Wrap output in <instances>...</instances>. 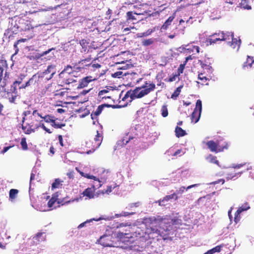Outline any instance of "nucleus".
Returning <instances> with one entry per match:
<instances>
[{"label": "nucleus", "instance_id": "nucleus-1", "mask_svg": "<svg viewBox=\"0 0 254 254\" xmlns=\"http://www.w3.org/2000/svg\"><path fill=\"white\" fill-rule=\"evenodd\" d=\"M155 88L156 85L154 83L151 82L150 81H146L142 86L136 87L133 90L127 91L122 100L124 101L129 98L128 102H131V101L134 99L142 98L144 96L149 94Z\"/></svg>", "mask_w": 254, "mask_h": 254}, {"label": "nucleus", "instance_id": "nucleus-2", "mask_svg": "<svg viewBox=\"0 0 254 254\" xmlns=\"http://www.w3.org/2000/svg\"><path fill=\"white\" fill-rule=\"evenodd\" d=\"M40 127L49 133H52V131L47 128L43 123V121H39L33 116H29L26 119L25 121L23 123L22 128L24 133L30 134L31 133L35 132L36 130Z\"/></svg>", "mask_w": 254, "mask_h": 254}, {"label": "nucleus", "instance_id": "nucleus-3", "mask_svg": "<svg viewBox=\"0 0 254 254\" xmlns=\"http://www.w3.org/2000/svg\"><path fill=\"white\" fill-rule=\"evenodd\" d=\"M230 36H233V33H225L223 31H219L218 33H214L209 35L208 38L206 39L207 45H211L216 43L218 41H225L230 39Z\"/></svg>", "mask_w": 254, "mask_h": 254}, {"label": "nucleus", "instance_id": "nucleus-4", "mask_svg": "<svg viewBox=\"0 0 254 254\" xmlns=\"http://www.w3.org/2000/svg\"><path fill=\"white\" fill-rule=\"evenodd\" d=\"M55 72L56 66L54 65H50L47 66V69L44 71L37 73L36 74L39 75L41 79L46 82L52 78Z\"/></svg>", "mask_w": 254, "mask_h": 254}, {"label": "nucleus", "instance_id": "nucleus-5", "mask_svg": "<svg viewBox=\"0 0 254 254\" xmlns=\"http://www.w3.org/2000/svg\"><path fill=\"white\" fill-rule=\"evenodd\" d=\"M208 149L211 152L218 153L224 151L225 149H228L227 142H225L224 145H220L219 142H215L214 140H209L206 143Z\"/></svg>", "mask_w": 254, "mask_h": 254}, {"label": "nucleus", "instance_id": "nucleus-6", "mask_svg": "<svg viewBox=\"0 0 254 254\" xmlns=\"http://www.w3.org/2000/svg\"><path fill=\"white\" fill-rule=\"evenodd\" d=\"M202 111V104L200 100L198 99L196 102L195 107L191 115V122L194 124L197 123L201 116Z\"/></svg>", "mask_w": 254, "mask_h": 254}, {"label": "nucleus", "instance_id": "nucleus-7", "mask_svg": "<svg viewBox=\"0 0 254 254\" xmlns=\"http://www.w3.org/2000/svg\"><path fill=\"white\" fill-rule=\"evenodd\" d=\"M102 134L98 132L97 131V135H96L94 139V145L92 146L91 150H89L86 151V154H89L95 151L98 148L99 146L101 145L102 140Z\"/></svg>", "mask_w": 254, "mask_h": 254}, {"label": "nucleus", "instance_id": "nucleus-8", "mask_svg": "<svg viewBox=\"0 0 254 254\" xmlns=\"http://www.w3.org/2000/svg\"><path fill=\"white\" fill-rule=\"evenodd\" d=\"M72 71V68L70 65H67L64 68L63 71L59 74L60 78L62 80V82H63L64 78H71L74 76V75L73 74V72Z\"/></svg>", "mask_w": 254, "mask_h": 254}, {"label": "nucleus", "instance_id": "nucleus-9", "mask_svg": "<svg viewBox=\"0 0 254 254\" xmlns=\"http://www.w3.org/2000/svg\"><path fill=\"white\" fill-rule=\"evenodd\" d=\"M143 14H144L143 12H133L132 11H128L127 13V21L125 22V25H126L127 24V23L128 22V21H129V20L132 21L133 24L137 23L140 19L137 18L136 17V16L140 15H143Z\"/></svg>", "mask_w": 254, "mask_h": 254}, {"label": "nucleus", "instance_id": "nucleus-10", "mask_svg": "<svg viewBox=\"0 0 254 254\" xmlns=\"http://www.w3.org/2000/svg\"><path fill=\"white\" fill-rule=\"evenodd\" d=\"M44 82H46V81L41 79L39 75L35 74L34 75H33L31 78H30L28 81L26 82V85L28 84L29 86H38L40 83Z\"/></svg>", "mask_w": 254, "mask_h": 254}, {"label": "nucleus", "instance_id": "nucleus-11", "mask_svg": "<svg viewBox=\"0 0 254 254\" xmlns=\"http://www.w3.org/2000/svg\"><path fill=\"white\" fill-rule=\"evenodd\" d=\"M44 232L37 233L35 236L33 237L32 242H31V245H37L39 243L43 242L46 240V235Z\"/></svg>", "mask_w": 254, "mask_h": 254}, {"label": "nucleus", "instance_id": "nucleus-12", "mask_svg": "<svg viewBox=\"0 0 254 254\" xmlns=\"http://www.w3.org/2000/svg\"><path fill=\"white\" fill-rule=\"evenodd\" d=\"M95 80V78H93L91 76H88L82 78L80 79L77 86L78 89H82L88 85L89 83Z\"/></svg>", "mask_w": 254, "mask_h": 254}, {"label": "nucleus", "instance_id": "nucleus-13", "mask_svg": "<svg viewBox=\"0 0 254 254\" xmlns=\"http://www.w3.org/2000/svg\"><path fill=\"white\" fill-rule=\"evenodd\" d=\"M25 77H26L25 74H20L17 80H15V81L13 82V84H11L10 88V91L16 93V90H17V85H20L21 83H22L23 80Z\"/></svg>", "mask_w": 254, "mask_h": 254}, {"label": "nucleus", "instance_id": "nucleus-14", "mask_svg": "<svg viewBox=\"0 0 254 254\" xmlns=\"http://www.w3.org/2000/svg\"><path fill=\"white\" fill-rule=\"evenodd\" d=\"M111 107V105L110 104H104L100 105L98 107L97 109H96L95 111L92 112L91 115V118L92 119L97 118L98 115L101 114L102 111L104 110V108H110Z\"/></svg>", "mask_w": 254, "mask_h": 254}, {"label": "nucleus", "instance_id": "nucleus-15", "mask_svg": "<svg viewBox=\"0 0 254 254\" xmlns=\"http://www.w3.org/2000/svg\"><path fill=\"white\" fill-rule=\"evenodd\" d=\"M98 243L105 247H113V245L110 243V237L108 236L104 235L101 236L100 238L98 240Z\"/></svg>", "mask_w": 254, "mask_h": 254}, {"label": "nucleus", "instance_id": "nucleus-16", "mask_svg": "<svg viewBox=\"0 0 254 254\" xmlns=\"http://www.w3.org/2000/svg\"><path fill=\"white\" fill-rule=\"evenodd\" d=\"M230 39H231V42H229V45L232 49H236L238 50L241 43V39L235 38L234 36H230Z\"/></svg>", "mask_w": 254, "mask_h": 254}, {"label": "nucleus", "instance_id": "nucleus-17", "mask_svg": "<svg viewBox=\"0 0 254 254\" xmlns=\"http://www.w3.org/2000/svg\"><path fill=\"white\" fill-rule=\"evenodd\" d=\"M95 187L93 185L91 188H88L86 189L82 194L83 195V196H85L88 198L91 199L94 198L95 196L96 195L95 194Z\"/></svg>", "mask_w": 254, "mask_h": 254}, {"label": "nucleus", "instance_id": "nucleus-18", "mask_svg": "<svg viewBox=\"0 0 254 254\" xmlns=\"http://www.w3.org/2000/svg\"><path fill=\"white\" fill-rule=\"evenodd\" d=\"M117 237L121 241L125 242L127 241L126 239H130L131 237V235L130 233L118 232L117 234Z\"/></svg>", "mask_w": 254, "mask_h": 254}, {"label": "nucleus", "instance_id": "nucleus-19", "mask_svg": "<svg viewBox=\"0 0 254 254\" xmlns=\"http://www.w3.org/2000/svg\"><path fill=\"white\" fill-rule=\"evenodd\" d=\"M8 78V74L7 71H5L3 79H2V78H0V92L7 91L5 90V86H6V82H5V80H6Z\"/></svg>", "mask_w": 254, "mask_h": 254}, {"label": "nucleus", "instance_id": "nucleus-20", "mask_svg": "<svg viewBox=\"0 0 254 254\" xmlns=\"http://www.w3.org/2000/svg\"><path fill=\"white\" fill-rule=\"evenodd\" d=\"M109 92L108 88L99 91L98 97L101 99H111V96L108 94Z\"/></svg>", "mask_w": 254, "mask_h": 254}, {"label": "nucleus", "instance_id": "nucleus-21", "mask_svg": "<svg viewBox=\"0 0 254 254\" xmlns=\"http://www.w3.org/2000/svg\"><path fill=\"white\" fill-rule=\"evenodd\" d=\"M42 119L47 123H49L51 126L55 124L57 120V118L55 116L50 115H47L43 116Z\"/></svg>", "mask_w": 254, "mask_h": 254}, {"label": "nucleus", "instance_id": "nucleus-22", "mask_svg": "<svg viewBox=\"0 0 254 254\" xmlns=\"http://www.w3.org/2000/svg\"><path fill=\"white\" fill-rule=\"evenodd\" d=\"M6 92L7 98L8 100H9L10 103H14L15 100L16 99L17 97V91H16V93H14L10 91V89L8 90Z\"/></svg>", "mask_w": 254, "mask_h": 254}, {"label": "nucleus", "instance_id": "nucleus-23", "mask_svg": "<svg viewBox=\"0 0 254 254\" xmlns=\"http://www.w3.org/2000/svg\"><path fill=\"white\" fill-rule=\"evenodd\" d=\"M7 68V62L4 60H0V78H2L3 71Z\"/></svg>", "mask_w": 254, "mask_h": 254}, {"label": "nucleus", "instance_id": "nucleus-24", "mask_svg": "<svg viewBox=\"0 0 254 254\" xmlns=\"http://www.w3.org/2000/svg\"><path fill=\"white\" fill-rule=\"evenodd\" d=\"M174 16H171L169 17L168 19H167L165 23L162 25V27H161V30H166L167 29L169 28V25H171V23L174 20Z\"/></svg>", "mask_w": 254, "mask_h": 254}, {"label": "nucleus", "instance_id": "nucleus-25", "mask_svg": "<svg viewBox=\"0 0 254 254\" xmlns=\"http://www.w3.org/2000/svg\"><path fill=\"white\" fill-rule=\"evenodd\" d=\"M127 75H130L131 76H135V75H136V74H135V73L129 74L127 72H123V71H116L114 74H112V77L121 78L124 76H127Z\"/></svg>", "mask_w": 254, "mask_h": 254}, {"label": "nucleus", "instance_id": "nucleus-26", "mask_svg": "<svg viewBox=\"0 0 254 254\" xmlns=\"http://www.w3.org/2000/svg\"><path fill=\"white\" fill-rule=\"evenodd\" d=\"M206 160L208 162L210 163H213L217 165L218 166H220L219 164V162L217 159V157L212 155V154H209V155L206 157Z\"/></svg>", "mask_w": 254, "mask_h": 254}, {"label": "nucleus", "instance_id": "nucleus-27", "mask_svg": "<svg viewBox=\"0 0 254 254\" xmlns=\"http://www.w3.org/2000/svg\"><path fill=\"white\" fill-rule=\"evenodd\" d=\"M175 133L176 136L178 138L186 135V131L178 126H176V127Z\"/></svg>", "mask_w": 254, "mask_h": 254}, {"label": "nucleus", "instance_id": "nucleus-28", "mask_svg": "<svg viewBox=\"0 0 254 254\" xmlns=\"http://www.w3.org/2000/svg\"><path fill=\"white\" fill-rule=\"evenodd\" d=\"M198 80H201V85H208V83L207 82V81L209 80L208 78L206 77L205 75H204V73H199L198 74Z\"/></svg>", "mask_w": 254, "mask_h": 254}, {"label": "nucleus", "instance_id": "nucleus-29", "mask_svg": "<svg viewBox=\"0 0 254 254\" xmlns=\"http://www.w3.org/2000/svg\"><path fill=\"white\" fill-rule=\"evenodd\" d=\"M63 181L60 180V179H56L52 185V190H54L56 189L62 188Z\"/></svg>", "mask_w": 254, "mask_h": 254}, {"label": "nucleus", "instance_id": "nucleus-30", "mask_svg": "<svg viewBox=\"0 0 254 254\" xmlns=\"http://www.w3.org/2000/svg\"><path fill=\"white\" fill-rule=\"evenodd\" d=\"M254 58L248 56L247 57V61L245 62L243 64V68L248 66L251 67L252 65L254 64Z\"/></svg>", "mask_w": 254, "mask_h": 254}, {"label": "nucleus", "instance_id": "nucleus-31", "mask_svg": "<svg viewBox=\"0 0 254 254\" xmlns=\"http://www.w3.org/2000/svg\"><path fill=\"white\" fill-rule=\"evenodd\" d=\"M18 193V190L16 189H11L9 191V199L11 201L16 198L17 194Z\"/></svg>", "mask_w": 254, "mask_h": 254}, {"label": "nucleus", "instance_id": "nucleus-32", "mask_svg": "<svg viewBox=\"0 0 254 254\" xmlns=\"http://www.w3.org/2000/svg\"><path fill=\"white\" fill-rule=\"evenodd\" d=\"M183 87L182 85H180L179 87L177 88L175 91L173 93L171 98L173 100H176L177 98L179 97V95L181 92V90H182Z\"/></svg>", "mask_w": 254, "mask_h": 254}, {"label": "nucleus", "instance_id": "nucleus-33", "mask_svg": "<svg viewBox=\"0 0 254 254\" xmlns=\"http://www.w3.org/2000/svg\"><path fill=\"white\" fill-rule=\"evenodd\" d=\"M198 186V184H193L190 186H189V187L186 188L185 187H182L179 188V190H177V193L178 194H182L184 192L185 190H188L189 189H191L193 187H195Z\"/></svg>", "mask_w": 254, "mask_h": 254}, {"label": "nucleus", "instance_id": "nucleus-34", "mask_svg": "<svg viewBox=\"0 0 254 254\" xmlns=\"http://www.w3.org/2000/svg\"><path fill=\"white\" fill-rule=\"evenodd\" d=\"M154 42V39L153 38L143 39L142 41V45L144 47H147L152 45Z\"/></svg>", "mask_w": 254, "mask_h": 254}, {"label": "nucleus", "instance_id": "nucleus-35", "mask_svg": "<svg viewBox=\"0 0 254 254\" xmlns=\"http://www.w3.org/2000/svg\"><path fill=\"white\" fill-rule=\"evenodd\" d=\"M27 41V39H20L16 41V42H14V48L15 49V53L14 55L16 54L18 52V49L17 47V45L22 42H25Z\"/></svg>", "mask_w": 254, "mask_h": 254}, {"label": "nucleus", "instance_id": "nucleus-36", "mask_svg": "<svg viewBox=\"0 0 254 254\" xmlns=\"http://www.w3.org/2000/svg\"><path fill=\"white\" fill-rule=\"evenodd\" d=\"M173 198H175V200H177L178 199V196L176 195V193L175 192H174L170 195H166L163 197L162 199L163 201H167Z\"/></svg>", "mask_w": 254, "mask_h": 254}, {"label": "nucleus", "instance_id": "nucleus-37", "mask_svg": "<svg viewBox=\"0 0 254 254\" xmlns=\"http://www.w3.org/2000/svg\"><path fill=\"white\" fill-rule=\"evenodd\" d=\"M84 177H85L86 179H93L96 181L98 182L99 184H98V187H101L102 184H101V182L99 181V179L96 178V177L95 176L90 175L86 173Z\"/></svg>", "mask_w": 254, "mask_h": 254}, {"label": "nucleus", "instance_id": "nucleus-38", "mask_svg": "<svg viewBox=\"0 0 254 254\" xmlns=\"http://www.w3.org/2000/svg\"><path fill=\"white\" fill-rule=\"evenodd\" d=\"M75 76H73L71 78H64L63 79V82L64 83L69 84V83H75L76 82V79L74 78Z\"/></svg>", "mask_w": 254, "mask_h": 254}, {"label": "nucleus", "instance_id": "nucleus-39", "mask_svg": "<svg viewBox=\"0 0 254 254\" xmlns=\"http://www.w3.org/2000/svg\"><path fill=\"white\" fill-rule=\"evenodd\" d=\"M222 248L221 245H218L217 246L211 249V250L208 251V252H209L210 254H213L215 253H219L221 251V249Z\"/></svg>", "mask_w": 254, "mask_h": 254}, {"label": "nucleus", "instance_id": "nucleus-40", "mask_svg": "<svg viewBox=\"0 0 254 254\" xmlns=\"http://www.w3.org/2000/svg\"><path fill=\"white\" fill-rule=\"evenodd\" d=\"M112 190V187L111 186H109L107 187V189L102 190V191L99 190V192H97V195L98 196L99 193H101L102 194H104L105 193L109 194L111 192Z\"/></svg>", "mask_w": 254, "mask_h": 254}, {"label": "nucleus", "instance_id": "nucleus-41", "mask_svg": "<svg viewBox=\"0 0 254 254\" xmlns=\"http://www.w3.org/2000/svg\"><path fill=\"white\" fill-rule=\"evenodd\" d=\"M250 208V206L249 205L248 203L246 202L243 204V205H242V206L239 207L237 210L239 211V212H243L244 211H246Z\"/></svg>", "mask_w": 254, "mask_h": 254}, {"label": "nucleus", "instance_id": "nucleus-42", "mask_svg": "<svg viewBox=\"0 0 254 254\" xmlns=\"http://www.w3.org/2000/svg\"><path fill=\"white\" fill-rule=\"evenodd\" d=\"M161 112H162V116L164 118L168 116V110H167V106L166 105H163L162 109H161Z\"/></svg>", "mask_w": 254, "mask_h": 254}, {"label": "nucleus", "instance_id": "nucleus-43", "mask_svg": "<svg viewBox=\"0 0 254 254\" xmlns=\"http://www.w3.org/2000/svg\"><path fill=\"white\" fill-rule=\"evenodd\" d=\"M20 144L23 150H27L28 149V146L25 137H23L22 139H21Z\"/></svg>", "mask_w": 254, "mask_h": 254}, {"label": "nucleus", "instance_id": "nucleus-44", "mask_svg": "<svg viewBox=\"0 0 254 254\" xmlns=\"http://www.w3.org/2000/svg\"><path fill=\"white\" fill-rule=\"evenodd\" d=\"M241 212H242L241 211H239L238 210L236 212H235V217H234V221L235 223H238L240 221V214Z\"/></svg>", "mask_w": 254, "mask_h": 254}, {"label": "nucleus", "instance_id": "nucleus-45", "mask_svg": "<svg viewBox=\"0 0 254 254\" xmlns=\"http://www.w3.org/2000/svg\"><path fill=\"white\" fill-rule=\"evenodd\" d=\"M52 50H55V48H51L45 52H43L41 54H40L38 57H36V59H39L40 57H42L43 56H46L47 54H49L50 52H51Z\"/></svg>", "mask_w": 254, "mask_h": 254}, {"label": "nucleus", "instance_id": "nucleus-46", "mask_svg": "<svg viewBox=\"0 0 254 254\" xmlns=\"http://www.w3.org/2000/svg\"><path fill=\"white\" fill-rule=\"evenodd\" d=\"M64 126H65V124H64L57 123L56 122L52 125V127L55 128H62Z\"/></svg>", "mask_w": 254, "mask_h": 254}, {"label": "nucleus", "instance_id": "nucleus-47", "mask_svg": "<svg viewBox=\"0 0 254 254\" xmlns=\"http://www.w3.org/2000/svg\"><path fill=\"white\" fill-rule=\"evenodd\" d=\"M31 115V111L29 110L25 111V112H24L23 113V117L22 118V123H24L26 119L27 118H26V117H27L28 116H30Z\"/></svg>", "mask_w": 254, "mask_h": 254}, {"label": "nucleus", "instance_id": "nucleus-48", "mask_svg": "<svg viewBox=\"0 0 254 254\" xmlns=\"http://www.w3.org/2000/svg\"><path fill=\"white\" fill-rule=\"evenodd\" d=\"M186 64H187L183 63L180 65L178 71V74H179V75H180V74L183 73L184 69L185 67V65Z\"/></svg>", "mask_w": 254, "mask_h": 254}, {"label": "nucleus", "instance_id": "nucleus-49", "mask_svg": "<svg viewBox=\"0 0 254 254\" xmlns=\"http://www.w3.org/2000/svg\"><path fill=\"white\" fill-rule=\"evenodd\" d=\"M56 201V199L54 197H52V198H50L48 201V203H47V204H48V207H53L54 204L55 203Z\"/></svg>", "mask_w": 254, "mask_h": 254}, {"label": "nucleus", "instance_id": "nucleus-50", "mask_svg": "<svg viewBox=\"0 0 254 254\" xmlns=\"http://www.w3.org/2000/svg\"><path fill=\"white\" fill-rule=\"evenodd\" d=\"M30 116L35 117L37 118V117H39L41 119L43 118V116L37 112V110H33L32 115H30Z\"/></svg>", "mask_w": 254, "mask_h": 254}, {"label": "nucleus", "instance_id": "nucleus-51", "mask_svg": "<svg viewBox=\"0 0 254 254\" xmlns=\"http://www.w3.org/2000/svg\"><path fill=\"white\" fill-rule=\"evenodd\" d=\"M94 142L89 140L86 142V146L89 149H90L89 150H91V148L92 147V146L94 145Z\"/></svg>", "mask_w": 254, "mask_h": 254}, {"label": "nucleus", "instance_id": "nucleus-52", "mask_svg": "<svg viewBox=\"0 0 254 254\" xmlns=\"http://www.w3.org/2000/svg\"><path fill=\"white\" fill-rule=\"evenodd\" d=\"M133 67V65L132 64H126L124 66L120 67V68H121L122 69H128V68H129L130 67Z\"/></svg>", "mask_w": 254, "mask_h": 254}, {"label": "nucleus", "instance_id": "nucleus-53", "mask_svg": "<svg viewBox=\"0 0 254 254\" xmlns=\"http://www.w3.org/2000/svg\"><path fill=\"white\" fill-rule=\"evenodd\" d=\"M28 87H29V85H28V84H27L26 85V82L24 83H21V84L20 85H17V89L20 90V89H25Z\"/></svg>", "mask_w": 254, "mask_h": 254}, {"label": "nucleus", "instance_id": "nucleus-54", "mask_svg": "<svg viewBox=\"0 0 254 254\" xmlns=\"http://www.w3.org/2000/svg\"><path fill=\"white\" fill-rule=\"evenodd\" d=\"M13 146H14V145L4 147L3 149V150H2V151H1V153L2 154H4V153H6V151H8V150H9L10 148L13 147Z\"/></svg>", "mask_w": 254, "mask_h": 254}, {"label": "nucleus", "instance_id": "nucleus-55", "mask_svg": "<svg viewBox=\"0 0 254 254\" xmlns=\"http://www.w3.org/2000/svg\"><path fill=\"white\" fill-rule=\"evenodd\" d=\"M179 74L173 75L172 76L169 77V82H173L175 81L176 79V77H177L178 76H179Z\"/></svg>", "mask_w": 254, "mask_h": 254}, {"label": "nucleus", "instance_id": "nucleus-56", "mask_svg": "<svg viewBox=\"0 0 254 254\" xmlns=\"http://www.w3.org/2000/svg\"><path fill=\"white\" fill-rule=\"evenodd\" d=\"M154 31V30H153L152 29H151V30H148L146 31V32H144V33H143V36H149L150 35L151 33H153V32Z\"/></svg>", "mask_w": 254, "mask_h": 254}, {"label": "nucleus", "instance_id": "nucleus-57", "mask_svg": "<svg viewBox=\"0 0 254 254\" xmlns=\"http://www.w3.org/2000/svg\"><path fill=\"white\" fill-rule=\"evenodd\" d=\"M58 139L59 141V143L60 144V146H64V143H63V136L62 135H58Z\"/></svg>", "mask_w": 254, "mask_h": 254}, {"label": "nucleus", "instance_id": "nucleus-58", "mask_svg": "<svg viewBox=\"0 0 254 254\" xmlns=\"http://www.w3.org/2000/svg\"><path fill=\"white\" fill-rule=\"evenodd\" d=\"M124 26L125 25L123 26V28H124V30H123L124 32H127L130 30L131 29L134 28V26H130L128 27L124 28Z\"/></svg>", "mask_w": 254, "mask_h": 254}, {"label": "nucleus", "instance_id": "nucleus-59", "mask_svg": "<svg viewBox=\"0 0 254 254\" xmlns=\"http://www.w3.org/2000/svg\"><path fill=\"white\" fill-rule=\"evenodd\" d=\"M224 182H225L224 179H219L218 181L213 182V184L214 185H216V184H218L219 183H221L222 184H224Z\"/></svg>", "mask_w": 254, "mask_h": 254}, {"label": "nucleus", "instance_id": "nucleus-60", "mask_svg": "<svg viewBox=\"0 0 254 254\" xmlns=\"http://www.w3.org/2000/svg\"><path fill=\"white\" fill-rule=\"evenodd\" d=\"M133 214H134V212L129 213V212H123L122 213V214H121V216H127L128 215H132Z\"/></svg>", "mask_w": 254, "mask_h": 254}, {"label": "nucleus", "instance_id": "nucleus-61", "mask_svg": "<svg viewBox=\"0 0 254 254\" xmlns=\"http://www.w3.org/2000/svg\"><path fill=\"white\" fill-rule=\"evenodd\" d=\"M91 66L94 68H99L101 67V65L99 64H94L91 65Z\"/></svg>", "mask_w": 254, "mask_h": 254}, {"label": "nucleus", "instance_id": "nucleus-62", "mask_svg": "<svg viewBox=\"0 0 254 254\" xmlns=\"http://www.w3.org/2000/svg\"><path fill=\"white\" fill-rule=\"evenodd\" d=\"M164 201H165V200H163V199H160L156 201V203L159 204V205L160 206H165V204L162 203Z\"/></svg>", "mask_w": 254, "mask_h": 254}, {"label": "nucleus", "instance_id": "nucleus-63", "mask_svg": "<svg viewBox=\"0 0 254 254\" xmlns=\"http://www.w3.org/2000/svg\"><path fill=\"white\" fill-rule=\"evenodd\" d=\"M182 152V149L177 150V151H175V153H174L172 155L173 156H176L177 155H178L179 154H180L181 153V152Z\"/></svg>", "mask_w": 254, "mask_h": 254}, {"label": "nucleus", "instance_id": "nucleus-64", "mask_svg": "<svg viewBox=\"0 0 254 254\" xmlns=\"http://www.w3.org/2000/svg\"><path fill=\"white\" fill-rule=\"evenodd\" d=\"M192 50H195L196 53H199V48L198 46H193Z\"/></svg>", "mask_w": 254, "mask_h": 254}]
</instances>
